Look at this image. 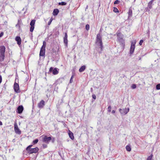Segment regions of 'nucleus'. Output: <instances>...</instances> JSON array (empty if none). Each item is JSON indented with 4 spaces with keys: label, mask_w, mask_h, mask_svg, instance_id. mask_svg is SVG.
Returning a JSON list of instances; mask_svg holds the SVG:
<instances>
[{
    "label": "nucleus",
    "mask_w": 160,
    "mask_h": 160,
    "mask_svg": "<svg viewBox=\"0 0 160 160\" xmlns=\"http://www.w3.org/2000/svg\"><path fill=\"white\" fill-rule=\"evenodd\" d=\"M20 23L19 21L18 20V23L16 25V27H18V29L19 30H20L21 29V26H20Z\"/></svg>",
    "instance_id": "nucleus-23"
},
{
    "label": "nucleus",
    "mask_w": 160,
    "mask_h": 160,
    "mask_svg": "<svg viewBox=\"0 0 160 160\" xmlns=\"http://www.w3.org/2000/svg\"><path fill=\"white\" fill-rule=\"evenodd\" d=\"M86 67L85 65H83L81 67L79 70L80 72H83L86 69Z\"/></svg>",
    "instance_id": "nucleus-20"
},
{
    "label": "nucleus",
    "mask_w": 160,
    "mask_h": 160,
    "mask_svg": "<svg viewBox=\"0 0 160 160\" xmlns=\"http://www.w3.org/2000/svg\"><path fill=\"white\" fill-rule=\"evenodd\" d=\"M2 125V122L0 120V125Z\"/></svg>",
    "instance_id": "nucleus-51"
},
{
    "label": "nucleus",
    "mask_w": 160,
    "mask_h": 160,
    "mask_svg": "<svg viewBox=\"0 0 160 160\" xmlns=\"http://www.w3.org/2000/svg\"><path fill=\"white\" fill-rule=\"evenodd\" d=\"M7 86V85H6V83L4 84V86L3 88H4V89H6V87Z\"/></svg>",
    "instance_id": "nucleus-45"
},
{
    "label": "nucleus",
    "mask_w": 160,
    "mask_h": 160,
    "mask_svg": "<svg viewBox=\"0 0 160 160\" xmlns=\"http://www.w3.org/2000/svg\"><path fill=\"white\" fill-rule=\"evenodd\" d=\"M46 46V42L44 41L43 42V45L42 46L41 49H45V47Z\"/></svg>",
    "instance_id": "nucleus-25"
},
{
    "label": "nucleus",
    "mask_w": 160,
    "mask_h": 160,
    "mask_svg": "<svg viewBox=\"0 0 160 160\" xmlns=\"http://www.w3.org/2000/svg\"><path fill=\"white\" fill-rule=\"evenodd\" d=\"M120 1L118 0H116L114 2V4H118L120 2Z\"/></svg>",
    "instance_id": "nucleus-39"
},
{
    "label": "nucleus",
    "mask_w": 160,
    "mask_h": 160,
    "mask_svg": "<svg viewBox=\"0 0 160 160\" xmlns=\"http://www.w3.org/2000/svg\"><path fill=\"white\" fill-rule=\"evenodd\" d=\"M68 135L70 138L72 140L74 139V137L73 133L70 130L68 132Z\"/></svg>",
    "instance_id": "nucleus-17"
},
{
    "label": "nucleus",
    "mask_w": 160,
    "mask_h": 160,
    "mask_svg": "<svg viewBox=\"0 0 160 160\" xmlns=\"http://www.w3.org/2000/svg\"><path fill=\"white\" fill-rule=\"evenodd\" d=\"M65 79V77H63L59 78L58 80V82H62Z\"/></svg>",
    "instance_id": "nucleus-22"
},
{
    "label": "nucleus",
    "mask_w": 160,
    "mask_h": 160,
    "mask_svg": "<svg viewBox=\"0 0 160 160\" xmlns=\"http://www.w3.org/2000/svg\"><path fill=\"white\" fill-rule=\"evenodd\" d=\"M5 58V54H0V62L4 61Z\"/></svg>",
    "instance_id": "nucleus-19"
},
{
    "label": "nucleus",
    "mask_w": 160,
    "mask_h": 160,
    "mask_svg": "<svg viewBox=\"0 0 160 160\" xmlns=\"http://www.w3.org/2000/svg\"><path fill=\"white\" fill-rule=\"evenodd\" d=\"M38 142V139H36L33 140L32 142V145H35L37 144Z\"/></svg>",
    "instance_id": "nucleus-24"
},
{
    "label": "nucleus",
    "mask_w": 160,
    "mask_h": 160,
    "mask_svg": "<svg viewBox=\"0 0 160 160\" xmlns=\"http://www.w3.org/2000/svg\"><path fill=\"white\" fill-rule=\"evenodd\" d=\"M1 147L0 146V149H1Z\"/></svg>",
    "instance_id": "nucleus-54"
},
{
    "label": "nucleus",
    "mask_w": 160,
    "mask_h": 160,
    "mask_svg": "<svg viewBox=\"0 0 160 160\" xmlns=\"http://www.w3.org/2000/svg\"><path fill=\"white\" fill-rule=\"evenodd\" d=\"M51 140L52 141V142L53 143L55 141V139L54 138H52V139Z\"/></svg>",
    "instance_id": "nucleus-44"
},
{
    "label": "nucleus",
    "mask_w": 160,
    "mask_h": 160,
    "mask_svg": "<svg viewBox=\"0 0 160 160\" xmlns=\"http://www.w3.org/2000/svg\"><path fill=\"white\" fill-rule=\"evenodd\" d=\"M45 105V102L43 100H42L38 104V106L39 108H41Z\"/></svg>",
    "instance_id": "nucleus-12"
},
{
    "label": "nucleus",
    "mask_w": 160,
    "mask_h": 160,
    "mask_svg": "<svg viewBox=\"0 0 160 160\" xmlns=\"http://www.w3.org/2000/svg\"><path fill=\"white\" fill-rule=\"evenodd\" d=\"M74 73H72V75L71 76V78H70V82H69L70 83H72V82H73V78L74 77Z\"/></svg>",
    "instance_id": "nucleus-27"
},
{
    "label": "nucleus",
    "mask_w": 160,
    "mask_h": 160,
    "mask_svg": "<svg viewBox=\"0 0 160 160\" xmlns=\"http://www.w3.org/2000/svg\"><path fill=\"white\" fill-rule=\"evenodd\" d=\"M147 33L148 34V37H149V34H150V33H149V31L148 30V32H147Z\"/></svg>",
    "instance_id": "nucleus-50"
},
{
    "label": "nucleus",
    "mask_w": 160,
    "mask_h": 160,
    "mask_svg": "<svg viewBox=\"0 0 160 160\" xmlns=\"http://www.w3.org/2000/svg\"><path fill=\"white\" fill-rule=\"evenodd\" d=\"M5 47L4 46H0V54H5Z\"/></svg>",
    "instance_id": "nucleus-13"
},
{
    "label": "nucleus",
    "mask_w": 160,
    "mask_h": 160,
    "mask_svg": "<svg viewBox=\"0 0 160 160\" xmlns=\"http://www.w3.org/2000/svg\"><path fill=\"white\" fill-rule=\"evenodd\" d=\"M51 140L52 138L51 137H48L46 135H45L42 138V141L43 142L48 144Z\"/></svg>",
    "instance_id": "nucleus-5"
},
{
    "label": "nucleus",
    "mask_w": 160,
    "mask_h": 160,
    "mask_svg": "<svg viewBox=\"0 0 160 160\" xmlns=\"http://www.w3.org/2000/svg\"><path fill=\"white\" fill-rule=\"evenodd\" d=\"M24 109V108L22 105H20L17 108L16 112L18 114H21L22 113Z\"/></svg>",
    "instance_id": "nucleus-10"
},
{
    "label": "nucleus",
    "mask_w": 160,
    "mask_h": 160,
    "mask_svg": "<svg viewBox=\"0 0 160 160\" xmlns=\"http://www.w3.org/2000/svg\"><path fill=\"white\" fill-rule=\"evenodd\" d=\"M14 129L15 133L18 134L20 135L21 134V131L18 128L16 122L14 124Z\"/></svg>",
    "instance_id": "nucleus-7"
},
{
    "label": "nucleus",
    "mask_w": 160,
    "mask_h": 160,
    "mask_svg": "<svg viewBox=\"0 0 160 160\" xmlns=\"http://www.w3.org/2000/svg\"><path fill=\"white\" fill-rule=\"evenodd\" d=\"M52 72V73L54 75H57V74L59 72L58 70V68H53V67H51L49 70V72Z\"/></svg>",
    "instance_id": "nucleus-8"
},
{
    "label": "nucleus",
    "mask_w": 160,
    "mask_h": 160,
    "mask_svg": "<svg viewBox=\"0 0 160 160\" xmlns=\"http://www.w3.org/2000/svg\"><path fill=\"white\" fill-rule=\"evenodd\" d=\"M153 155L152 154L151 155L148 156L146 160H152Z\"/></svg>",
    "instance_id": "nucleus-31"
},
{
    "label": "nucleus",
    "mask_w": 160,
    "mask_h": 160,
    "mask_svg": "<svg viewBox=\"0 0 160 160\" xmlns=\"http://www.w3.org/2000/svg\"><path fill=\"white\" fill-rule=\"evenodd\" d=\"M156 89L157 90L160 89V84H158L156 85Z\"/></svg>",
    "instance_id": "nucleus-33"
},
{
    "label": "nucleus",
    "mask_w": 160,
    "mask_h": 160,
    "mask_svg": "<svg viewBox=\"0 0 160 160\" xmlns=\"http://www.w3.org/2000/svg\"><path fill=\"white\" fill-rule=\"evenodd\" d=\"M143 41L142 40H140L139 42V44L140 45H142V43L143 42Z\"/></svg>",
    "instance_id": "nucleus-41"
},
{
    "label": "nucleus",
    "mask_w": 160,
    "mask_h": 160,
    "mask_svg": "<svg viewBox=\"0 0 160 160\" xmlns=\"http://www.w3.org/2000/svg\"><path fill=\"white\" fill-rule=\"evenodd\" d=\"M132 89H135L136 88V85L135 84H132L131 86Z\"/></svg>",
    "instance_id": "nucleus-36"
},
{
    "label": "nucleus",
    "mask_w": 160,
    "mask_h": 160,
    "mask_svg": "<svg viewBox=\"0 0 160 160\" xmlns=\"http://www.w3.org/2000/svg\"><path fill=\"white\" fill-rule=\"evenodd\" d=\"M52 18H51L50 19L49 21L48 22V25H49L51 24V22H52Z\"/></svg>",
    "instance_id": "nucleus-40"
},
{
    "label": "nucleus",
    "mask_w": 160,
    "mask_h": 160,
    "mask_svg": "<svg viewBox=\"0 0 160 160\" xmlns=\"http://www.w3.org/2000/svg\"><path fill=\"white\" fill-rule=\"evenodd\" d=\"M45 49L41 48L39 53L40 57L42 56L44 57V58L45 57Z\"/></svg>",
    "instance_id": "nucleus-14"
},
{
    "label": "nucleus",
    "mask_w": 160,
    "mask_h": 160,
    "mask_svg": "<svg viewBox=\"0 0 160 160\" xmlns=\"http://www.w3.org/2000/svg\"><path fill=\"white\" fill-rule=\"evenodd\" d=\"M91 92H93V89L92 88H91Z\"/></svg>",
    "instance_id": "nucleus-49"
},
{
    "label": "nucleus",
    "mask_w": 160,
    "mask_h": 160,
    "mask_svg": "<svg viewBox=\"0 0 160 160\" xmlns=\"http://www.w3.org/2000/svg\"><path fill=\"white\" fill-rule=\"evenodd\" d=\"M15 40L17 42V44L18 45H20L21 44V39L19 36H17L15 38Z\"/></svg>",
    "instance_id": "nucleus-16"
},
{
    "label": "nucleus",
    "mask_w": 160,
    "mask_h": 160,
    "mask_svg": "<svg viewBox=\"0 0 160 160\" xmlns=\"http://www.w3.org/2000/svg\"><path fill=\"white\" fill-rule=\"evenodd\" d=\"M89 25L88 24H87L86 25L85 28L88 31L89 29Z\"/></svg>",
    "instance_id": "nucleus-34"
},
{
    "label": "nucleus",
    "mask_w": 160,
    "mask_h": 160,
    "mask_svg": "<svg viewBox=\"0 0 160 160\" xmlns=\"http://www.w3.org/2000/svg\"><path fill=\"white\" fill-rule=\"evenodd\" d=\"M129 108H125L122 109L120 108L119 111L122 115H124L126 114L129 111Z\"/></svg>",
    "instance_id": "nucleus-4"
},
{
    "label": "nucleus",
    "mask_w": 160,
    "mask_h": 160,
    "mask_svg": "<svg viewBox=\"0 0 160 160\" xmlns=\"http://www.w3.org/2000/svg\"><path fill=\"white\" fill-rule=\"evenodd\" d=\"M113 11L115 12H119V11L118 8H114Z\"/></svg>",
    "instance_id": "nucleus-32"
},
{
    "label": "nucleus",
    "mask_w": 160,
    "mask_h": 160,
    "mask_svg": "<svg viewBox=\"0 0 160 160\" xmlns=\"http://www.w3.org/2000/svg\"><path fill=\"white\" fill-rule=\"evenodd\" d=\"M33 146L32 145H30L28 146L26 148V150L29 154H32L33 153H37L39 149L38 147H36L34 148H32L31 147Z\"/></svg>",
    "instance_id": "nucleus-3"
},
{
    "label": "nucleus",
    "mask_w": 160,
    "mask_h": 160,
    "mask_svg": "<svg viewBox=\"0 0 160 160\" xmlns=\"http://www.w3.org/2000/svg\"><path fill=\"white\" fill-rule=\"evenodd\" d=\"M59 12V10L58 9H54L52 14L54 16L57 15Z\"/></svg>",
    "instance_id": "nucleus-18"
},
{
    "label": "nucleus",
    "mask_w": 160,
    "mask_h": 160,
    "mask_svg": "<svg viewBox=\"0 0 160 160\" xmlns=\"http://www.w3.org/2000/svg\"><path fill=\"white\" fill-rule=\"evenodd\" d=\"M34 26H31L30 28V31L31 32H32L33 31L34 29Z\"/></svg>",
    "instance_id": "nucleus-35"
},
{
    "label": "nucleus",
    "mask_w": 160,
    "mask_h": 160,
    "mask_svg": "<svg viewBox=\"0 0 160 160\" xmlns=\"http://www.w3.org/2000/svg\"><path fill=\"white\" fill-rule=\"evenodd\" d=\"M111 107L110 105L109 106L108 108V112H111Z\"/></svg>",
    "instance_id": "nucleus-38"
},
{
    "label": "nucleus",
    "mask_w": 160,
    "mask_h": 160,
    "mask_svg": "<svg viewBox=\"0 0 160 160\" xmlns=\"http://www.w3.org/2000/svg\"><path fill=\"white\" fill-rule=\"evenodd\" d=\"M2 81V77L1 75H0V83H1Z\"/></svg>",
    "instance_id": "nucleus-46"
},
{
    "label": "nucleus",
    "mask_w": 160,
    "mask_h": 160,
    "mask_svg": "<svg viewBox=\"0 0 160 160\" xmlns=\"http://www.w3.org/2000/svg\"><path fill=\"white\" fill-rule=\"evenodd\" d=\"M35 20L34 19L32 20L30 23V25L31 26H34V24L35 23Z\"/></svg>",
    "instance_id": "nucleus-26"
},
{
    "label": "nucleus",
    "mask_w": 160,
    "mask_h": 160,
    "mask_svg": "<svg viewBox=\"0 0 160 160\" xmlns=\"http://www.w3.org/2000/svg\"><path fill=\"white\" fill-rule=\"evenodd\" d=\"M14 91L17 93H20L21 91L20 90L19 84L15 82L14 84Z\"/></svg>",
    "instance_id": "nucleus-6"
},
{
    "label": "nucleus",
    "mask_w": 160,
    "mask_h": 160,
    "mask_svg": "<svg viewBox=\"0 0 160 160\" xmlns=\"http://www.w3.org/2000/svg\"><path fill=\"white\" fill-rule=\"evenodd\" d=\"M67 4V3L65 2H59L58 3L59 5L64 6Z\"/></svg>",
    "instance_id": "nucleus-30"
},
{
    "label": "nucleus",
    "mask_w": 160,
    "mask_h": 160,
    "mask_svg": "<svg viewBox=\"0 0 160 160\" xmlns=\"http://www.w3.org/2000/svg\"><path fill=\"white\" fill-rule=\"evenodd\" d=\"M63 42L66 46L67 47L68 43V35L67 32L65 33V36L63 38Z\"/></svg>",
    "instance_id": "nucleus-11"
},
{
    "label": "nucleus",
    "mask_w": 160,
    "mask_h": 160,
    "mask_svg": "<svg viewBox=\"0 0 160 160\" xmlns=\"http://www.w3.org/2000/svg\"><path fill=\"white\" fill-rule=\"evenodd\" d=\"M48 147V146L47 144H42V148L44 149Z\"/></svg>",
    "instance_id": "nucleus-37"
},
{
    "label": "nucleus",
    "mask_w": 160,
    "mask_h": 160,
    "mask_svg": "<svg viewBox=\"0 0 160 160\" xmlns=\"http://www.w3.org/2000/svg\"><path fill=\"white\" fill-rule=\"evenodd\" d=\"M88 8V6H87V7H86V9H87V8Z\"/></svg>",
    "instance_id": "nucleus-53"
},
{
    "label": "nucleus",
    "mask_w": 160,
    "mask_h": 160,
    "mask_svg": "<svg viewBox=\"0 0 160 160\" xmlns=\"http://www.w3.org/2000/svg\"><path fill=\"white\" fill-rule=\"evenodd\" d=\"M95 43L97 45L99 46L101 51H102L103 48V43L102 36L99 33L97 34Z\"/></svg>",
    "instance_id": "nucleus-2"
},
{
    "label": "nucleus",
    "mask_w": 160,
    "mask_h": 160,
    "mask_svg": "<svg viewBox=\"0 0 160 160\" xmlns=\"http://www.w3.org/2000/svg\"><path fill=\"white\" fill-rule=\"evenodd\" d=\"M92 98L94 99H95L96 98V95L95 94H93L92 96Z\"/></svg>",
    "instance_id": "nucleus-42"
},
{
    "label": "nucleus",
    "mask_w": 160,
    "mask_h": 160,
    "mask_svg": "<svg viewBox=\"0 0 160 160\" xmlns=\"http://www.w3.org/2000/svg\"><path fill=\"white\" fill-rule=\"evenodd\" d=\"M136 40H134L132 42L131 44V46H133L135 47V45L136 43Z\"/></svg>",
    "instance_id": "nucleus-28"
},
{
    "label": "nucleus",
    "mask_w": 160,
    "mask_h": 160,
    "mask_svg": "<svg viewBox=\"0 0 160 160\" xmlns=\"http://www.w3.org/2000/svg\"><path fill=\"white\" fill-rule=\"evenodd\" d=\"M99 7L100 6V2H99Z\"/></svg>",
    "instance_id": "nucleus-52"
},
{
    "label": "nucleus",
    "mask_w": 160,
    "mask_h": 160,
    "mask_svg": "<svg viewBox=\"0 0 160 160\" xmlns=\"http://www.w3.org/2000/svg\"><path fill=\"white\" fill-rule=\"evenodd\" d=\"M133 9V8H132V6L129 8L128 12V19H129L132 17V10Z\"/></svg>",
    "instance_id": "nucleus-9"
},
{
    "label": "nucleus",
    "mask_w": 160,
    "mask_h": 160,
    "mask_svg": "<svg viewBox=\"0 0 160 160\" xmlns=\"http://www.w3.org/2000/svg\"><path fill=\"white\" fill-rule=\"evenodd\" d=\"M115 112V111L114 110H113L112 111V113L113 114Z\"/></svg>",
    "instance_id": "nucleus-47"
},
{
    "label": "nucleus",
    "mask_w": 160,
    "mask_h": 160,
    "mask_svg": "<svg viewBox=\"0 0 160 160\" xmlns=\"http://www.w3.org/2000/svg\"><path fill=\"white\" fill-rule=\"evenodd\" d=\"M126 149L127 151L130 152L131 151V148L129 145H127L126 147Z\"/></svg>",
    "instance_id": "nucleus-29"
},
{
    "label": "nucleus",
    "mask_w": 160,
    "mask_h": 160,
    "mask_svg": "<svg viewBox=\"0 0 160 160\" xmlns=\"http://www.w3.org/2000/svg\"><path fill=\"white\" fill-rule=\"evenodd\" d=\"M154 0H152L148 3V7L149 9H151L152 8V4Z\"/></svg>",
    "instance_id": "nucleus-21"
},
{
    "label": "nucleus",
    "mask_w": 160,
    "mask_h": 160,
    "mask_svg": "<svg viewBox=\"0 0 160 160\" xmlns=\"http://www.w3.org/2000/svg\"><path fill=\"white\" fill-rule=\"evenodd\" d=\"M116 34L118 42L124 49L125 46V40L124 38V35L118 31L117 32Z\"/></svg>",
    "instance_id": "nucleus-1"
},
{
    "label": "nucleus",
    "mask_w": 160,
    "mask_h": 160,
    "mask_svg": "<svg viewBox=\"0 0 160 160\" xmlns=\"http://www.w3.org/2000/svg\"><path fill=\"white\" fill-rule=\"evenodd\" d=\"M142 58L141 56H139V60H141Z\"/></svg>",
    "instance_id": "nucleus-48"
},
{
    "label": "nucleus",
    "mask_w": 160,
    "mask_h": 160,
    "mask_svg": "<svg viewBox=\"0 0 160 160\" xmlns=\"http://www.w3.org/2000/svg\"><path fill=\"white\" fill-rule=\"evenodd\" d=\"M4 33L3 32H1L0 34V37H2Z\"/></svg>",
    "instance_id": "nucleus-43"
},
{
    "label": "nucleus",
    "mask_w": 160,
    "mask_h": 160,
    "mask_svg": "<svg viewBox=\"0 0 160 160\" xmlns=\"http://www.w3.org/2000/svg\"><path fill=\"white\" fill-rule=\"evenodd\" d=\"M135 47L131 46L130 47V50L129 51V56H131L133 54L134 51Z\"/></svg>",
    "instance_id": "nucleus-15"
}]
</instances>
